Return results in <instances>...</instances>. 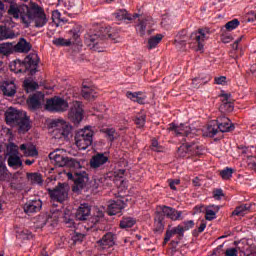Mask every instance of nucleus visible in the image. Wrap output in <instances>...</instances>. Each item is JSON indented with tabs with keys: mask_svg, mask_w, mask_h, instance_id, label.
<instances>
[{
	"mask_svg": "<svg viewBox=\"0 0 256 256\" xmlns=\"http://www.w3.org/2000/svg\"><path fill=\"white\" fill-rule=\"evenodd\" d=\"M8 15L13 19H20L24 27H31V23H35V27L41 28L47 25V15L43 7L36 2L27 4H11L8 9Z\"/></svg>",
	"mask_w": 256,
	"mask_h": 256,
	"instance_id": "obj_1",
	"label": "nucleus"
},
{
	"mask_svg": "<svg viewBox=\"0 0 256 256\" xmlns=\"http://www.w3.org/2000/svg\"><path fill=\"white\" fill-rule=\"evenodd\" d=\"M168 131H173L176 137H184V143L178 148L180 157H187V155L201 157L203 155V146L198 145L199 139L191 131V127L185 124L177 125L172 122L168 125Z\"/></svg>",
	"mask_w": 256,
	"mask_h": 256,
	"instance_id": "obj_2",
	"label": "nucleus"
},
{
	"mask_svg": "<svg viewBox=\"0 0 256 256\" xmlns=\"http://www.w3.org/2000/svg\"><path fill=\"white\" fill-rule=\"evenodd\" d=\"M84 42L90 49L101 53L103 49L109 47V43H117V33L113 34L110 26H98L86 32Z\"/></svg>",
	"mask_w": 256,
	"mask_h": 256,
	"instance_id": "obj_3",
	"label": "nucleus"
},
{
	"mask_svg": "<svg viewBox=\"0 0 256 256\" xmlns=\"http://www.w3.org/2000/svg\"><path fill=\"white\" fill-rule=\"evenodd\" d=\"M91 217V206L87 203L80 204L77 208L75 215L71 212V209L65 208L63 211L62 221L64 225L70 229L77 227L76 221H89Z\"/></svg>",
	"mask_w": 256,
	"mask_h": 256,
	"instance_id": "obj_4",
	"label": "nucleus"
},
{
	"mask_svg": "<svg viewBox=\"0 0 256 256\" xmlns=\"http://www.w3.org/2000/svg\"><path fill=\"white\" fill-rule=\"evenodd\" d=\"M66 167L70 168V171L67 173V177L70 181H74L76 189L80 190L85 187V183L89 181L87 172L83 170V165L81 161L75 158H68Z\"/></svg>",
	"mask_w": 256,
	"mask_h": 256,
	"instance_id": "obj_5",
	"label": "nucleus"
},
{
	"mask_svg": "<svg viewBox=\"0 0 256 256\" xmlns=\"http://www.w3.org/2000/svg\"><path fill=\"white\" fill-rule=\"evenodd\" d=\"M39 61L37 53H30L23 61H14V69L16 73H29V75L33 76L39 71Z\"/></svg>",
	"mask_w": 256,
	"mask_h": 256,
	"instance_id": "obj_6",
	"label": "nucleus"
},
{
	"mask_svg": "<svg viewBox=\"0 0 256 256\" xmlns=\"http://www.w3.org/2000/svg\"><path fill=\"white\" fill-rule=\"evenodd\" d=\"M83 27L79 24L73 26L69 31L70 38H55L52 40L53 45L56 47H71V45H81V33Z\"/></svg>",
	"mask_w": 256,
	"mask_h": 256,
	"instance_id": "obj_7",
	"label": "nucleus"
},
{
	"mask_svg": "<svg viewBox=\"0 0 256 256\" xmlns=\"http://www.w3.org/2000/svg\"><path fill=\"white\" fill-rule=\"evenodd\" d=\"M209 35H211V30L209 28H200L190 35L189 44L195 49V51L203 53L205 41L209 39Z\"/></svg>",
	"mask_w": 256,
	"mask_h": 256,
	"instance_id": "obj_8",
	"label": "nucleus"
},
{
	"mask_svg": "<svg viewBox=\"0 0 256 256\" xmlns=\"http://www.w3.org/2000/svg\"><path fill=\"white\" fill-rule=\"evenodd\" d=\"M93 135L94 132L89 126L78 130L75 134V143L78 149L85 151L87 147H91L93 145Z\"/></svg>",
	"mask_w": 256,
	"mask_h": 256,
	"instance_id": "obj_9",
	"label": "nucleus"
},
{
	"mask_svg": "<svg viewBox=\"0 0 256 256\" xmlns=\"http://www.w3.org/2000/svg\"><path fill=\"white\" fill-rule=\"evenodd\" d=\"M48 194L50 195L53 207H63V203L67 201L69 193L65 184L59 183L54 189H49Z\"/></svg>",
	"mask_w": 256,
	"mask_h": 256,
	"instance_id": "obj_10",
	"label": "nucleus"
},
{
	"mask_svg": "<svg viewBox=\"0 0 256 256\" xmlns=\"http://www.w3.org/2000/svg\"><path fill=\"white\" fill-rule=\"evenodd\" d=\"M46 109L52 113L67 111L69 109V103L61 97H54L46 101Z\"/></svg>",
	"mask_w": 256,
	"mask_h": 256,
	"instance_id": "obj_11",
	"label": "nucleus"
},
{
	"mask_svg": "<svg viewBox=\"0 0 256 256\" xmlns=\"http://www.w3.org/2000/svg\"><path fill=\"white\" fill-rule=\"evenodd\" d=\"M157 213L162 215L163 219L167 217L168 219H171V221H181V219H183V211L165 205L160 206V211H157Z\"/></svg>",
	"mask_w": 256,
	"mask_h": 256,
	"instance_id": "obj_12",
	"label": "nucleus"
},
{
	"mask_svg": "<svg viewBox=\"0 0 256 256\" xmlns=\"http://www.w3.org/2000/svg\"><path fill=\"white\" fill-rule=\"evenodd\" d=\"M113 17L119 24L125 23L127 25L131 21H135L139 17V14H131L126 9H118L113 13Z\"/></svg>",
	"mask_w": 256,
	"mask_h": 256,
	"instance_id": "obj_13",
	"label": "nucleus"
},
{
	"mask_svg": "<svg viewBox=\"0 0 256 256\" xmlns=\"http://www.w3.org/2000/svg\"><path fill=\"white\" fill-rule=\"evenodd\" d=\"M178 241H181L185 237V231L183 230V225L179 224L176 227H173L172 229H168L165 233L163 245H167L169 241H171L172 237H175Z\"/></svg>",
	"mask_w": 256,
	"mask_h": 256,
	"instance_id": "obj_14",
	"label": "nucleus"
},
{
	"mask_svg": "<svg viewBox=\"0 0 256 256\" xmlns=\"http://www.w3.org/2000/svg\"><path fill=\"white\" fill-rule=\"evenodd\" d=\"M139 21L140 22L136 27V31H138L139 35L141 37H143L145 33H147L148 35H151V33H153V29H151L153 27V18L146 17V18L140 19Z\"/></svg>",
	"mask_w": 256,
	"mask_h": 256,
	"instance_id": "obj_15",
	"label": "nucleus"
},
{
	"mask_svg": "<svg viewBox=\"0 0 256 256\" xmlns=\"http://www.w3.org/2000/svg\"><path fill=\"white\" fill-rule=\"evenodd\" d=\"M216 125L221 133H231V131H235V124L224 115L217 118Z\"/></svg>",
	"mask_w": 256,
	"mask_h": 256,
	"instance_id": "obj_16",
	"label": "nucleus"
},
{
	"mask_svg": "<svg viewBox=\"0 0 256 256\" xmlns=\"http://www.w3.org/2000/svg\"><path fill=\"white\" fill-rule=\"evenodd\" d=\"M125 207H127V203L125 202V200H111L108 204L107 213L110 216L119 215V213H122Z\"/></svg>",
	"mask_w": 256,
	"mask_h": 256,
	"instance_id": "obj_17",
	"label": "nucleus"
},
{
	"mask_svg": "<svg viewBox=\"0 0 256 256\" xmlns=\"http://www.w3.org/2000/svg\"><path fill=\"white\" fill-rule=\"evenodd\" d=\"M81 105V102H75L68 113L69 119L75 124L83 121V107Z\"/></svg>",
	"mask_w": 256,
	"mask_h": 256,
	"instance_id": "obj_18",
	"label": "nucleus"
},
{
	"mask_svg": "<svg viewBox=\"0 0 256 256\" xmlns=\"http://www.w3.org/2000/svg\"><path fill=\"white\" fill-rule=\"evenodd\" d=\"M43 207L41 199L29 200L23 205V211L26 215H33V213H39Z\"/></svg>",
	"mask_w": 256,
	"mask_h": 256,
	"instance_id": "obj_19",
	"label": "nucleus"
},
{
	"mask_svg": "<svg viewBox=\"0 0 256 256\" xmlns=\"http://www.w3.org/2000/svg\"><path fill=\"white\" fill-rule=\"evenodd\" d=\"M106 163H109V157L102 152H97L90 159L91 169H101Z\"/></svg>",
	"mask_w": 256,
	"mask_h": 256,
	"instance_id": "obj_20",
	"label": "nucleus"
},
{
	"mask_svg": "<svg viewBox=\"0 0 256 256\" xmlns=\"http://www.w3.org/2000/svg\"><path fill=\"white\" fill-rule=\"evenodd\" d=\"M43 101H45V94L43 92H36L28 97L27 105L35 111L36 109H41Z\"/></svg>",
	"mask_w": 256,
	"mask_h": 256,
	"instance_id": "obj_21",
	"label": "nucleus"
},
{
	"mask_svg": "<svg viewBox=\"0 0 256 256\" xmlns=\"http://www.w3.org/2000/svg\"><path fill=\"white\" fill-rule=\"evenodd\" d=\"M23 114L15 108H8L5 112V119L7 125H16L17 122L22 118Z\"/></svg>",
	"mask_w": 256,
	"mask_h": 256,
	"instance_id": "obj_22",
	"label": "nucleus"
},
{
	"mask_svg": "<svg viewBox=\"0 0 256 256\" xmlns=\"http://www.w3.org/2000/svg\"><path fill=\"white\" fill-rule=\"evenodd\" d=\"M56 133L59 134L60 139H67L69 135L71 134V130L73 129L69 123L60 120L56 124Z\"/></svg>",
	"mask_w": 256,
	"mask_h": 256,
	"instance_id": "obj_23",
	"label": "nucleus"
},
{
	"mask_svg": "<svg viewBox=\"0 0 256 256\" xmlns=\"http://www.w3.org/2000/svg\"><path fill=\"white\" fill-rule=\"evenodd\" d=\"M116 235L113 232H107L97 243L102 249H110L115 245Z\"/></svg>",
	"mask_w": 256,
	"mask_h": 256,
	"instance_id": "obj_24",
	"label": "nucleus"
},
{
	"mask_svg": "<svg viewBox=\"0 0 256 256\" xmlns=\"http://www.w3.org/2000/svg\"><path fill=\"white\" fill-rule=\"evenodd\" d=\"M18 127V133L25 134L31 129V118L26 114L21 116V118L14 124Z\"/></svg>",
	"mask_w": 256,
	"mask_h": 256,
	"instance_id": "obj_25",
	"label": "nucleus"
},
{
	"mask_svg": "<svg viewBox=\"0 0 256 256\" xmlns=\"http://www.w3.org/2000/svg\"><path fill=\"white\" fill-rule=\"evenodd\" d=\"M49 159L56 165V167H66L69 157H65L61 154H57L56 152H51L49 154Z\"/></svg>",
	"mask_w": 256,
	"mask_h": 256,
	"instance_id": "obj_26",
	"label": "nucleus"
},
{
	"mask_svg": "<svg viewBox=\"0 0 256 256\" xmlns=\"http://www.w3.org/2000/svg\"><path fill=\"white\" fill-rule=\"evenodd\" d=\"M81 95H82L83 99H85L86 101H93V99H95V97H97V92L95 91V88L83 83Z\"/></svg>",
	"mask_w": 256,
	"mask_h": 256,
	"instance_id": "obj_27",
	"label": "nucleus"
},
{
	"mask_svg": "<svg viewBox=\"0 0 256 256\" xmlns=\"http://www.w3.org/2000/svg\"><path fill=\"white\" fill-rule=\"evenodd\" d=\"M31 43L27 42L25 38H20L18 43L14 44V51L16 53H29L31 51Z\"/></svg>",
	"mask_w": 256,
	"mask_h": 256,
	"instance_id": "obj_28",
	"label": "nucleus"
},
{
	"mask_svg": "<svg viewBox=\"0 0 256 256\" xmlns=\"http://www.w3.org/2000/svg\"><path fill=\"white\" fill-rule=\"evenodd\" d=\"M1 91L5 97H15V93H17V86H15L14 82H5L1 86Z\"/></svg>",
	"mask_w": 256,
	"mask_h": 256,
	"instance_id": "obj_29",
	"label": "nucleus"
},
{
	"mask_svg": "<svg viewBox=\"0 0 256 256\" xmlns=\"http://www.w3.org/2000/svg\"><path fill=\"white\" fill-rule=\"evenodd\" d=\"M20 151L23 153L24 157H37V155H39L37 148L31 144L20 145Z\"/></svg>",
	"mask_w": 256,
	"mask_h": 256,
	"instance_id": "obj_30",
	"label": "nucleus"
},
{
	"mask_svg": "<svg viewBox=\"0 0 256 256\" xmlns=\"http://www.w3.org/2000/svg\"><path fill=\"white\" fill-rule=\"evenodd\" d=\"M219 209L221 206L218 205H208L205 207V219L206 221H213V219H217V213H219Z\"/></svg>",
	"mask_w": 256,
	"mask_h": 256,
	"instance_id": "obj_31",
	"label": "nucleus"
},
{
	"mask_svg": "<svg viewBox=\"0 0 256 256\" xmlns=\"http://www.w3.org/2000/svg\"><path fill=\"white\" fill-rule=\"evenodd\" d=\"M9 179H11V173L9 172L5 161L0 158V181L5 183L6 181H9Z\"/></svg>",
	"mask_w": 256,
	"mask_h": 256,
	"instance_id": "obj_32",
	"label": "nucleus"
},
{
	"mask_svg": "<svg viewBox=\"0 0 256 256\" xmlns=\"http://www.w3.org/2000/svg\"><path fill=\"white\" fill-rule=\"evenodd\" d=\"M165 218H163V214H158L156 212V216L154 218V231L156 233H163V230L165 229Z\"/></svg>",
	"mask_w": 256,
	"mask_h": 256,
	"instance_id": "obj_33",
	"label": "nucleus"
},
{
	"mask_svg": "<svg viewBox=\"0 0 256 256\" xmlns=\"http://www.w3.org/2000/svg\"><path fill=\"white\" fill-rule=\"evenodd\" d=\"M26 177L32 185H43V176L39 172H28Z\"/></svg>",
	"mask_w": 256,
	"mask_h": 256,
	"instance_id": "obj_34",
	"label": "nucleus"
},
{
	"mask_svg": "<svg viewBox=\"0 0 256 256\" xmlns=\"http://www.w3.org/2000/svg\"><path fill=\"white\" fill-rule=\"evenodd\" d=\"M5 39H15V32L7 26H0V41Z\"/></svg>",
	"mask_w": 256,
	"mask_h": 256,
	"instance_id": "obj_35",
	"label": "nucleus"
},
{
	"mask_svg": "<svg viewBox=\"0 0 256 256\" xmlns=\"http://www.w3.org/2000/svg\"><path fill=\"white\" fill-rule=\"evenodd\" d=\"M7 161L8 167L12 169H21L23 167V161H21V157L19 156H9Z\"/></svg>",
	"mask_w": 256,
	"mask_h": 256,
	"instance_id": "obj_36",
	"label": "nucleus"
},
{
	"mask_svg": "<svg viewBox=\"0 0 256 256\" xmlns=\"http://www.w3.org/2000/svg\"><path fill=\"white\" fill-rule=\"evenodd\" d=\"M23 87L26 93H33V91H37V89H39V83L30 79H26L23 82Z\"/></svg>",
	"mask_w": 256,
	"mask_h": 256,
	"instance_id": "obj_37",
	"label": "nucleus"
},
{
	"mask_svg": "<svg viewBox=\"0 0 256 256\" xmlns=\"http://www.w3.org/2000/svg\"><path fill=\"white\" fill-rule=\"evenodd\" d=\"M137 223V219L133 217H123L120 221V229H131Z\"/></svg>",
	"mask_w": 256,
	"mask_h": 256,
	"instance_id": "obj_38",
	"label": "nucleus"
},
{
	"mask_svg": "<svg viewBox=\"0 0 256 256\" xmlns=\"http://www.w3.org/2000/svg\"><path fill=\"white\" fill-rule=\"evenodd\" d=\"M15 51L13 43H2L0 44V53L1 55H11Z\"/></svg>",
	"mask_w": 256,
	"mask_h": 256,
	"instance_id": "obj_39",
	"label": "nucleus"
},
{
	"mask_svg": "<svg viewBox=\"0 0 256 256\" xmlns=\"http://www.w3.org/2000/svg\"><path fill=\"white\" fill-rule=\"evenodd\" d=\"M176 45H182V47H185L187 43V30H182L175 38Z\"/></svg>",
	"mask_w": 256,
	"mask_h": 256,
	"instance_id": "obj_40",
	"label": "nucleus"
},
{
	"mask_svg": "<svg viewBox=\"0 0 256 256\" xmlns=\"http://www.w3.org/2000/svg\"><path fill=\"white\" fill-rule=\"evenodd\" d=\"M6 150H7L9 157L19 156V147L13 142H11L7 145Z\"/></svg>",
	"mask_w": 256,
	"mask_h": 256,
	"instance_id": "obj_41",
	"label": "nucleus"
},
{
	"mask_svg": "<svg viewBox=\"0 0 256 256\" xmlns=\"http://www.w3.org/2000/svg\"><path fill=\"white\" fill-rule=\"evenodd\" d=\"M163 39V35L161 34H157L156 36L151 37L148 40V49H155V47H157L158 43H161Z\"/></svg>",
	"mask_w": 256,
	"mask_h": 256,
	"instance_id": "obj_42",
	"label": "nucleus"
},
{
	"mask_svg": "<svg viewBox=\"0 0 256 256\" xmlns=\"http://www.w3.org/2000/svg\"><path fill=\"white\" fill-rule=\"evenodd\" d=\"M234 171L235 170H233L232 168L226 167L223 170H220L219 175L222 179H224V181H227L231 179V177H233Z\"/></svg>",
	"mask_w": 256,
	"mask_h": 256,
	"instance_id": "obj_43",
	"label": "nucleus"
},
{
	"mask_svg": "<svg viewBox=\"0 0 256 256\" xmlns=\"http://www.w3.org/2000/svg\"><path fill=\"white\" fill-rule=\"evenodd\" d=\"M146 121H147V115H145V114L137 115V116L134 118V122L136 123V125H137L138 127H145Z\"/></svg>",
	"mask_w": 256,
	"mask_h": 256,
	"instance_id": "obj_44",
	"label": "nucleus"
},
{
	"mask_svg": "<svg viewBox=\"0 0 256 256\" xmlns=\"http://www.w3.org/2000/svg\"><path fill=\"white\" fill-rule=\"evenodd\" d=\"M219 109L221 113H231L233 111V104L231 102H222Z\"/></svg>",
	"mask_w": 256,
	"mask_h": 256,
	"instance_id": "obj_45",
	"label": "nucleus"
},
{
	"mask_svg": "<svg viewBox=\"0 0 256 256\" xmlns=\"http://www.w3.org/2000/svg\"><path fill=\"white\" fill-rule=\"evenodd\" d=\"M103 133H105L106 138L108 139V141H110V143H113V141H115V129L114 128H106L103 130Z\"/></svg>",
	"mask_w": 256,
	"mask_h": 256,
	"instance_id": "obj_46",
	"label": "nucleus"
},
{
	"mask_svg": "<svg viewBox=\"0 0 256 256\" xmlns=\"http://www.w3.org/2000/svg\"><path fill=\"white\" fill-rule=\"evenodd\" d=\"M238 25H240L239 20L233 19L226 23L225 28L227 31H233L234 29H237Z\"/></svg>",
	"mask_w": 256,
	"mask_h": 256,
	"instance_id": "obj_47",
	"label": "nucleus"
},
{
	"mask_svg": "<svg viewBox=\"0 0 256 256\" xmlns=\"http://www.w3.org/2000/svg\"><path fill=\"white\" fill-rule=\"evenodd\" d=\"M138 95H143V92H141V91H138V92L127 91L126 92L127 99H130V101H133L134 103H136Z\"/></svg>",
	"mask_w": 256,
	"mask_h": 256,
	"instance_id": "obj_48",
	"label": "nucleus"
},
{
	"mask_svg": "<svg viewBox=\"0 0 256 256\" xmlns=\"http://www.w3.org/2000/svg\"><path fill=\"white\" fill-rule=\"evenodd\" d=\"M180 225H182V229L185 233V231H189L190 229H193V227H195V221L193 220L184 221Z\"/></svg>",
	"mask_w": 256,
	"mask_h": 256,
	"instance_id": "obj_49",
	"label": "nucleus"
},
{
	"mask_svg": "<svg viewBox=\"0 0 256 256\" xmlns=\"http://www.w3.org/2000/svg\"><path fill=\"white\" fill-rule=\"evenodd\" d=\"M83 239H85V234L74 232V234L72 235V241L74 243H82Z\"/></svg>",
	"mask_w": 256,
	"mask_h": 256,
	"instance_id": "obj_50",
	"label": "nucleus"
},
{
	"mask_svg": "<svg viewBox=\"0 0 256 256\" xmlns=\"http://www.w3.org/2000/svg\"><path fill=\"white\" fill-rule=\"evenodd\" d=\"M219 133V128L213 127V125H208L207 127V136L208 137H215Z\"/></svg>",
	"mask_w": 256,
	"mask_h": 256,
	"instance_id": "obj_51",
	"label": "nucleus"
},
{
	"mask_svg": "<svg viewBox=\"0 0 256 256\" xmlns=\"http://www.w3.org/2000/svg\"><path fill=\"white\" fill-rule=\"evenodd\" d=\"M151 149L152 151H157L158 153H161V151L163 150V147L159 145V142L157 141V139H152Z\"/></svg>",
	"mask_w": 256,
	"mask_h": 256,
	"instance_id": "obj_52",
	"label": "nucleus"
},
{
	"mask_svg": "<svg viewBox=\"0 0 256 256\" xmlns=\"http://www.w3.org/2000/svg\"><path fill=\"white\" fill-rule=\"evenodd\" d=\"M168 184H169L170 189H172V191H177L176 185H180L181 180H179V179H169Z\"/></svg>",
	"mask_w": 256,
	"mask_h": 256,
	"instance_id": "obj_53",
	"label": "nucleus"
},
{
	"mask_svg": "<svg viewBox=\"0 0 256 256\" xmlns=\"http://www.w3.org/2000/svg\"><path fill=\"white\" fill-rule=\"evenodd\" d=\"M206 228H207V223L205 221H202L200 226L198 227V230H193L194 237H197L199 233H203V231H205Z\"/></svg>",
	"mask_w": 256,
	"mask_h": 256,
	"instance_id": "obj_54",
	"label": "nucleus"
},
{
	"mask_svg": "<svg viewBox=\"0 0 256 256\" xmlns=\"http://www.w3.org/2000/svg\"><path fill=\"white\" fill-rule=\"evenodd\" d=\"M213 197L216 199V201L221 200V197H225V194L223 193L222 189H215L213 191Z\"/></svg>",
	"mask_w": 256,
	"mask_h": 256,
	"instance_id": "obj_55",
	"label": "nucleus"
},
{
	"mask_svg": "<svg viewBox=\"0 0 256 256\" xmlns=\"http://www.w3.org/2000/svg\"><path fill=\"white\" fill-rule=\"evenodd\" d=\"M232 215H235L236 217H241L242 215H245V212L243 211V207L238 206L235 208V210L232 212Z\"/></svg>",
	"mask_w": 256,
	"mask_h": 256,
	"instance_id": "obj_56",
	"label": "nucleus"
},
{
	"mask_svg": "<svg viewBox=\"0 0 256 256\" xmlns=\"http://www.w3.org/2000/svg\"><path fill=\"white\" fill-rule=\"evenodd\" d=\"M202 83H203V80L201 78L192 79V87H194V89H199Z\"/></svg>",
	"mask_w": 256,
	"mask_h": 256,
	"instance_id": "obj_57",
	"label": "nucleus"
},
{
	"mask_svg": "<svg viewBox=\"0 0 256 256\" xmlns=\"http://www.w3.org/2000/svg\"><path fill=\"white\" fill-rule=\"evenodd\" d=\"M147 99V96L142 93V95H138L136 98V103L139 105H145V100Z\"/></svg>",
	"mask_w": 256,
	"mask_h": 256,
	"instance_id": "obj_58",
	"label": "nucleus"
},
{
	"mask_svg": "<svg viewBox=\"0 0 256 256\" xmlns=\"http://www.w3.org/2000/svg\"><path fill=\"white\" fill-rule=\"evenodd\" d=\"M216 85H223V83H225L227 81V77L225 76H220V77H216L214 79Z\"/></svg>",
	"mask_w": 256,
	"mask_h": 256,
	"instance_id": "obj_59",
	"label": "nucleus"
},
{
	"mask_svg": "<svg viewBox=\"0 0 256 256\" xmlns=\"http://www.w3.org/2000/svg\"><path fill=\"white\" fill-rule=\"evenodd\" d=\"M22 233L25 235V239H33V233L29 230H23Z\"/></svg>",
	"mask_w": 256,
	"mask_h": 256,
	"instance_id": "obj_60",
	"label": "nucleus"
},
{
	"mask_svg": "<svg viewBox=\"0 0 256 256\" xmlns=\"http://www.w3.org/2000/svg\"><path fill=\"white\" fill-rule=\"evenodd\" d=\"M220 97L222 98V103H228L231 94H220Z\"/></svg>",
	"mask_w": 256,
	"mask_h": 256,
	"instance_id": "obj_61",
	"label": "nucleus"
},
{
	"mask_svg": "<svg viewBox=\"0 0 256 256\" xmlns=\"http://www.w3.org/2000/svg\"><path fill=\"white\" fill-rule=\"evenodd\" d=\"M222 249H223V244L219 245V246L213 251V255H215V256L221 255Z\"/></svg>",
	"mask_w": 256,
	"mask_h": 256,
	"instance_id": "obj_62",
	"label": "nucleus"
},
{
	"mask_svg": "<svg viewBox=\"0 0 256 256\" xmlns=\"http://www.w3.org/2000/svg\"><path fill=\"white\" fill-rule=\"evenodd\" d=\"M192 183H193L194 187H201V179H199V177H195L192 180Z\"/></svg>",
	"mask_w": 256,
	"mask_h": 256,
	"instance_id": "obj_63",
	"label": "nucleus"
},
{
	"mask_svg": "<svg viewBox=\"0 0 256 256\" xmlns=\"http://www.w3.org/2000/svg\"><path fill=\"white\" fill-rule=\"evenodd\" d=\"M125 175V169H119L118 172H117V176L120 178V179H123V176Z\"/></svg>",
	"mask_w": 256,
	"mask_h": 256,
	"instance_id": "obj_64",
	"label": "nucleus"
}]
</instances>
